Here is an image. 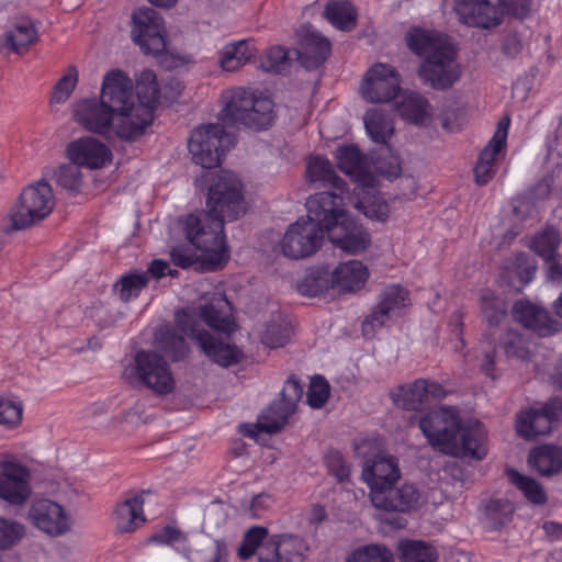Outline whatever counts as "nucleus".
I'll return each mask as SVG.
<instances>
[{"label": "nucleus", "instance_id": "nucleus-1", "mask_svg": "<svg viewBox=\"0 0 562 562\" xmlns=\"http://www.w3.org/2000/svg\"><path fill=\"white\" fill-rule=\"evenodd\" d=\"M207 211L189 214L180 221L191 246L202 251L211 269L228 259L224 223L245 213L241 181L235 173L223 171L209 188Z\"/></svg>", "mask_w": 562, "mask_h": 562}, {"label": "nucleus", "instance_id": "nucleus-2", "mask_svg": "<svg viewBox=\"0 0 562 562\" xmlns=\"http://www.w3.org/2000/svg\"><path fill=\"white\" fill-rule=\"evenodd\" d=\"M419 428L429 445L446 454L482 460L487 453L483 425L472 419L461 424L453 408L431 411L420 418Z\"/></svg>", "mask_w": 562, "mask_h": 562}, {"label": "nucleus", "instance_id": "nucleus-3", "mask_svg": "<svg viewBox=\"0 0 562 562\" xmlns=\"http://www.w3.org/2000/svg\"><path fill=\"white\" fill-rule=\"evenodd\" d=\"M100 98L116 115V136L122 140L138 139L153 122L149 106L136 104L133 82L122 70L104 76Z\"/></svg>", "mask_w": 562, "mask_h": 562}, {"label": "nucleus", "instance_id": "nucleus-4", "mask_svg": "<svg viewBox=\"0 0 562 562\" xmlns=\"http://www.w3.org/2000/svg\"><path fill=\"white\" fill-rule=\"evenodd\" d=\"M268 537V529L252 526L244 535L238 549V557L248 560L255 553L258 562H303L308 546L303 538L279 533Z\"/></svg>", "mask_w": 562, "mask_h": 562}, {"label": "nucleus", "instance_id": "nucleus-5", "mask_svg": "<svg viewBox=\"0 0 562 562\" xmlns=\"http://www.w3.org/2000/svg\"><path fill=\"white\" fill-rule=\"evenodd\" d=\"M222 121L227 126H240L263 130L274 119L273 102L269 97L245 88H236L223 95Z\"/></svg>", "mask_w": 562, "mask_h": 562}, {"label": "nucleus", "instance_id": "nucleus-6", "mask_svg": "<svg viewBox=\"0 0 562 562\" xmlns=\"http://www.w3.org/2000/svg\"><path fill=\"white\" fill-rule=\"evenodd\" d=\"M132 37L143 53L159 56L166 69H173L192 61L190 55H177L166 49L165 27L159 13L151 8L138 9L133 13Z\"/></svg>", "mask_w": 562, "mask_h": 562}, {"label": "nucleus", "instance_id": "nucleus-7", "mask_svg": "<svg viewBox=\"0 0 562 562\" xmlns=\"http://www.w3.org/2000/svg\"><path fill=\"white\" fill-rule=\"evenodd\" d=\"M234 145L235 136L226 133L218 123L196 127L188 140L192 160L205 169L220 166L224 153Z\"/></svg>", "mask_w": 562, "mask_h": 562}, {"label": "nucleus", "instance_id": "nucleus-8", "mask_svg": "<svg viewBox=\"0 0 562 562\" xmlns=\"http://www.w3.org/2000/svg\"><path fill=\"white\" fill-rule=\"evenodd\" d=\"M52 187L44 180L27 186L10 211L13 229H24L43 221L54 209Z\"/></svg>", "mask_w": 562, "mask_h": 562}, {"label": "nucleus", "instance_id": "nucleus-9", "mask_svg": "<svg viewBox=\"0 0 562 562\" xmlns=\"http://www.w3.org/2000/svg\"><path fill=\"white\" fill-rule=\"evenodd\" d=\"M131 375L155 394L167 395L176 387V380L166 359L153 350H138L134 356Z\"/></svg>", "mask_w": 562, "mask_h": 562}, {"label": "nucleus", "instance_id": "nucleus-10", "mask_svg": "<svg viewBox=\"0 0 562 562\" xmlns=\"http://www.w3.org/2000/svg\"><path fill=\"white\" fill-rule=\"evenodd\" d=\"M461 74V65L452 44L425 57L417 71L422 82L437 91H445L453 87L459 81Z\"/></svg>", "mask_w": 562, "mask_h": 562}, {"label": "nucleus", "instance_id": "nucleus-11", "mask_svg": "<svg viewBox=\"0 0 562 562\" xmlns=\"http://www.w3.org/2000/svg\"><path fill=\"white\" fill-rule=\"evenodd\" d=\"M175 319H177L179 328L194 339L213 362L227 368L240 361L241 351L236 346L224 342L205 330H200L192 315L184 311H178Z\"/></svg>", "mask_w": 562, "mask_h": 562}, {"label": "nucleus", "instance_id": "nucleus-12", "mask_svg": "<svg viewBox=\"0 0 562 562\" xmlns=\"http://www.w3.org/2000/svg\"><path fill=\"white\" fill-rule=\"evenodd\" d=\"M325 233L318 222L307 216L300 217L288 227L282 238V254L292 259L310 257L321 248Z\"/></svg>", "mask_w": 562, "mask_h": 562}, {"label": "nucleus", "instance_id": "nucleus-13", "mask_svg": "<svg viewBox=\"0 0 562 562\" xmlns=\"http://www.w3.org/2000/svg\"><path fill=\"white\" fill-rule=\"evenodd\" d=\"M458 20L468 26L490 30L502 24V0H453Z\"/></svg>", "mask_w": 562, "mask_h": 562}, {"label": "nucleus", "instance_id": "nucleus-14", "mask_svg": "<svg viewBox=\"0 0 562 562\" xmlns=\"http://www.w3.org/2000/svg\"><path fill=\"white\" fill-rule=\"evenodd\" d=\"M26 517L36 529L50 537L65 535L72 525L69 513L60 504L48 498L34 501Z\"/></svg>", "mask_w": 562, "mask_h": 562}, {"label": "nucleus", "instance_id": "nucleus-15", "mask_svg": "<svg viewBox=\"0 0 562 562\" xmlns=\"http://www.w3.org/2000/svg\"><path fill=\"white\" fill-rule=\"evenodd\" d=\"M326 231L330 243L347 255L364 252L371 245V235L349 213Z\"/></svg>", "mask_w": 562, "mask_h": 562}, {"label": "nucleus", "instance_id": "nucleus-16", "mask_svg": "<svg viewBox=\"0 0 562 562\" xmlns=\"http://www.w3.org/2000/svg\"><path fill=\"white\" fill-rule=\"evenodd\" d=\"M400 91V76L386 64H375L368 71L361 86L363 98L371 103L392 101Z\"/></svg>", "mask_w": 562, "mask_h": 562}, {"label": "nucleus", "instance_id": "nucleus-17", "mask_svg": "<svg viewBox=\"0 0 562 562\" xmlns=\"http://www.w3.org/2000/svg\"><path fill=\"white\" fill-rule=\"evenodd\" d=\"M72 115L77 123L92 133L103 136H110L113 133L116 136V115L102 103L101 98L77 102L74 105Z\"/></svg>", "mask_w": 562, "mask_h": 562}, {"label": "nucleus", "instance_id": "nucleus-18", "mask_svg": "<svg viewBox=\"0 0 562 562\" xmlns=\"http://www.w3.org/2000/svg\"><path fill=\"white\" fill-rule=\"evenodd\" d=\"M0 498L12 504H24L31 494L30 471L15 460L0 463Z\"/></svg>", "mask_w": 562, "mask_h": 562}, {"label": "nucleus", "instance_id": "nucleus-19", "mask_svg": "<svg viewBox=\"0 0 562 562\" xmlns=\"http://www.w3.org/2000/svg\"><path fill=\"white\" fill-rule=\"evenodd\" d=\"M445 396L446 391L439 383L417 379L413 383L398 386L393 400L406 411H422L431 398L440 400Z\"/></svg>", "mask_w": 562, "mask_h": 562}, {"label": "nucleus", "instance_id": "nucleus-20", "mask_svg": "<svg viewBox=\"0 0 562 562\" xmlns=\"http://www.w3.org/2000/svg\"><path fill=\"white\" fill-rule=\"evenodd\" d=\"M420 497V492L414 484L403 483L375 492L371 503L375 508L386 512L407 513L419 506Z\"/></svg>", "mask_w": 562, "mask_h": 562}, {"label": "nucleus", "instance_id": "nucleus-21", "mask_svg": "<svg viewBox=\"0 0 562 562\" xmlns=\"http://www.w3.org/2000/svg\"><path fill=\"white\" fill-rule=\"evenodd\" d=\"M342 192L323 191L311 195L306 201V216L318 222L327 231L331 224L338 222L347 212L342 207Z\"/></svg>", "mask_w": 562, "mask_h": 562}, {"label": "nucleus", "instance_id": "nucleus-22", "mask_svg": "<svg viewBox=\"0 0 562 562\" xmlns=\"http://www.w3.org/2000/svg\"><path fill=\"white\" fill-rule=\"evenodd\" d=\"M67 154L71 162L89 169L102 168L112 158L109 147L92 137H83L71 142L67 146Z\"/></svg>", "mask_w": 562, "mask_h": 562}, {"label": "nucleus", "instance_id": "nucleus-23", "mask_svg": "<svg viewBox=\"0 0 562 562\" xmlns=\"http://www.w3.org/2000/svg\"><path fill=\"white\" fill-rule=\"evenodd\" d=\"M558 418L553 406L544 404L540 408H529L517 417L516 429L520 437L533 440L551 431L552 423Z\"/></svg>", "mask_w": 562, "mask_h": 562}, {"label": "nucleus", "instance_id": "nucleus-24", "mask_svg": "<svg viewBox=\"0 0 562 562\" xmlns=\"http://www.w3.org/2000/svg\"><path fill=\"white\" fill-rule=\"evenodd\" d=\"M400 475L397 460L386 456H378L368 461L362 470V479L370 487V498L375 492L394 485Z\"/></svg>", "mask_w": 562, "mask_h": 562}, {"label": "nucleus", "instance_id": "nucleus-25", "mask_svg": "<svg viewBox=\"0 0 562 562\" xmlns=\"http://www.w3.org/2000/svg\"><path fill=\"white\" fill-rule=\"evenodd\" d=\"M330 53V43L318 31L308 29L302 38L300 50H295L300 64L306 69L323 65Z\"/></svg>", "mask_w": 562, "mask_h": 562}, {"label": "nucleus", "instance_id": "nucleus-26", "mask_svg": "<svg viewBox=\"0 0 562 562\" xmlns=\"http://www.w3.org/2000/svg\"><path fill=\"white\" fill-rule=\"evenodd\" d=\"M355 207L371 220L383 222L389 216V205L380 195L373 181L356 184L353 190Z\"/></svg>", "mask_w": 562, "mask_h": 562}, {"label": "nucleus", "instance_id": "nucleus-27", "mask_svg": "<svg viewBox=\"0 0 562 562\" xmlns=\"http://www.w3.org/2000/svg\"><path fill=\"white\" fill-rule=\"evenodd\" d=\"M231 303L222 293H214L210 300L201 306V316L204 323L212 329L231 334L235 329L231 318Z\"/></svg>", "mask_w": 562, "mask_h": 562}, {"label": "nucleus", "instance_id": "nucleus-28", "mask_svg": "<svg viewBox=\"0 0 562 562\" xmlns=\"http://www.w3.org/2000/svg\"><path fill=\"white\" fill-rule=\"evenodd\" d=\"M513 316L526 328L548 335L553 330L554 321L550 313L530 301H517L513 307Z\"/></svg>", "mask_w": 562, "mask_h": 562}, {"label": "nucleus", "instance_id": "nucleus-29", "mask_svg": "<svg viewBox=\"0 0 562 562\" xmlns=\"http://www.w3.org/2000/svg\"><path fill=\"white\" fill-rule=\"evenodd\" d=\"M368 277V269L361 261L341 262L331 272V288H338L342 292H355L364 285Z\"/></svg>", "mask_w": 562, "mask_h": 562}, {"label": "nucleus", "instance_id": "nucleus-30", "mask_svg": "<svg viewBox=\"0 0 562 562\" xmlns=\"http://www.w3.org/2000/svg\"><path fill=\"white\" fill-rule=\"evenodd\" d=\"M339 169L350 176L356 184L373 181L369 165L364 155L353 146H341L336 150Z\"/></svg>", "mask_w": 562, "mask_h": 562}, {"label": "nucleus", "instance_id": "nucleus-31", "mask_svg": "<svg viewBox=\"0 0 562 562\" xmlns=\"http://www.w3.org/2000/svg\"><path fill=\"white\" fill-rule=\"evenodd\" d=\"M144 498L142 494H135L116 505L113 520L119 531L132 532L145 522L143 512Z\"/></svg>", "mask_w": 562, "mask_h": 562}, {"label": "nucleus", "instance_id": "nucleus-32", "mask_svg": "<svg viewBox=\"0 0 562 562\" xmlns=\"http://www.w3.org/2000/svg\"><path fill=\"white\" fill-rule=\"evenodd\" d=\"M181 328L176 323V328L170 326H161L155 333L156 346L165 352L172 361L182 360L189 352V347L183 337Z\"/></svg>", "mask_w": 562, "mask_h": 562}, {"label": "nucleus", "instance_id": "nucleus-33", "mask_svg": "<svg viewBox=\"0 0 562 562\" xmlns=\"http://www.w3.org/2000/svg\"><path fill=\"white\" fill-rule=\"evenodd\" d=\"M528 461L539 474L551 476L562 472V448L543 445L532 449Z\"/></svg>", "mask_w": 562, "mask_h": 562}, {"label": "nucleus", "instance_id": "nucleus-34", "mask_svg": "<svg viewBox=\"0 0 562 562\" xmlns=\"http://www.w3.org/2000/svg\"><path fill=\"white\" fill-rule=\"evenodd\" d=\"M406 45L408 48L418 56H430L442 47L449 46L451 43L439 34L422 30L418 27L412 29L406 34Z\"/></svg>", "mask_w": 562, "mask_h": 562}, {"label": "nucleus", "instance_id": "nucleus-35", "mask_svg": "<svg viewBox=\"0 0 562 562\" xmlns=\"http://www.w3.org/2000/svg\"><path fill=\"white\" fill-rule=\"evenodd\" d=\"M306 176L310 182H318L323 187L329 186L344 192L345 182L336 173L331 164L323 157H314L308 160Z\"/></svg>", "mask_w": 562, "mask_h": 562}, {"label": "nucleus", "instance_id": "nucleus-36", "mask_svg": "<svg viewBox=\"0 0 562 562\" xmlns=\"http://www.w3.org/2000/svg\"><path fill=\"white\" fill-rule=\"evenodd\" d=\"M293 413L294 411L280 400L274 401L259 415L255 427L266 434H276L285 426Z\"/></svg>", "mask_w": 562, "mask_h": 562}, {"label": "nucleus", "instance_id": "nucleus-37", "mask_svg": "<svg viewBox=\"0 0 562 562\" xmlns=\"http://www.w3.org/2000/svg\"><path fill=\"white\" fill-rule=\"evenodd\" d=\"M254 56L249 41L229 43L221 52L220 65L225 71H235L247 64Z\"/></svg>", "mask_w": 562, "mask_h": 562}, {"label": "nucleus", "instance_id": "nucleus-38", "mask_svg": "<svg viewBox=\"0 0 562 562\" xmlns=\"http://www.w3.org/2000/svg\"><path fill=\"white\" fill-rule=\"evenodd\" d=\"M549 193V183L547 181L539 182L532 192L513 199V213L521 221L533 218L538 214L536 198H546Z\"/></svg>", "mask_w": 562, "mask_h": 562}, {"label": "nucleus", "instance_id": "nucleus-39", "mask_svg": "<svg viewBox=\"0 0 562 562\" xmlns=\"http://www.w3.org/2000/svg\"><path fill=\"white\" fill-rule=\"evenodd\" d=\"M364 126L371 139L385 144L392 136L394 126L389 115L378 109H371L364 114Z\"/></svg>", "mask_w": 562, "mask_h": 562}, {"label": "nucleus", "instance_id": "nucleus-40", "mask_svg": "<svg viewBox=\"0 0 562 562\" xmlns=\"http://www.w3.org/2000/svg\"><path fill=\"white\" fill-rule=\"evenodd\" d=\"M326 19L338 30L351 31L356 26L357 13L348 1H330L324 12Z\"/></svg>", "mask_w": 562, "mask_h": 562}, {"label": "nucleus", "instance_id": "nucleus-41", "mask_svg": "<svg viewBox=\"0 0 562 562\" xmlns=\"http://www.w3.org/2000/svg\"><path fill=\"white\" fill-rule=\"evenodd\" d=\"M401 562H437V550L420 540H404L398 544Z\"/></svg>", "mask_w": 562, "mask_h": 562}, {"label": "nucleus", "instance_id": "nucleus-42", "mask_svg": "<svg viewBox=\"0 0 562 562\" xmlns=\"http://www.w3.org/2000/svg\"><path fill=\"white\" fill-rule=\"evenodd\" d=\"M428 108L429 103L426 98L412 92L403 98L397 111L404 120L419 124L428 115Z\"/></svg>", "mask_w": 562, "mask_h": 562}, {"label": "nucleus", "instance_id": "nucleus-43", "mask_svg": "<svg viewBox=\"0 0 562 562\" xmlns=\"http://www.w3.org/2000/svg\"><path fill=\"white\" fill-rule=\"evenodd\" d=\"M507 474L510 482L522 492L528 501L537 505H542L547 502V494L543 487L535 479L522 475L514 469L508 470Z\"/></svg>", "mask_w": 562, "mask_h": 562}, {"label": "nucleus", "instance_id": "nucleus-44", "mask_svg": "<svg viewBox=\"0 0 562 562\" xmlns=\"http://www.w3.org/2000/svg\"><path fill=\"white\" fill-rule=\"evenodd\" d=\"M37 37V31L30 21H22L7 33V43L11 49L21 53L25 50Z\"/></svg>", "mask_w": 562, "mask_h": 562}, {"label": "nucleus", "instance_id": "nucleus-45", "mask_svg": "<svg viewBox=\"0 0 562 562\" xmlns=\"http://www.w3.org/2000/svg\"><path fill=\"white\" fill-rule=\"evenodd\" d=\"M513 513V504L505 498L491 499L484 507L485 517L492 529H499L507 524Z\"/></svg>", "mask_w": 562, "mask_h": 562}, {"label": "nucleus", "instance_id": "nucleus-46", "mask_svg": "<svg viewBox=\"0 0 562 562\" xmlns=\"http://www.w3.org/2000/svg\"><path fill=\"white\" fill-rule=\"evenodd\" d=\"M560 246V236L555 229L549 228L538 234L531 241V249L543 258L549 266L555 261L554 256Z\"/></svg>", "mask_w": 562, "mask_h": 562}, {"label": "nucleus", "instance_id": "nucleus-47", "mask_svg": "<svg viewBox=\"0 0 562 562\" xmlns=\"http://www.w3.org/2000/svg\"><path fill=\"white\" fill-rule=\"evenodd\" d=\"M482 312L491 327L498 326L507 315L506 303L496 297L491 291H484L481 295Z\"/></svg>", "mask_w": 562, "mask_h": 562}, {"label": "nucleus", "instance_id": "nucleus-48", "mask_svg": "<svg viewBox=\"0 0 562 562\" xmlns=\"http://www.w3.org/2000/svg\"><path fill=\"white\" fill-rule=\"evenodd\" d=\"M509 119L505 117L498 123L497 130L492 139L481 151L477 162L494 167L495 157L506 142L508 134Z\"/></svg>", "mask_w": 562, "mask_h": 562}, {"label": "nucleus", "instance_id": "nucleus-49", "mask_svg": "<svg viewBox=\"0 0 562 562\" xmlns=\"http://www.w3.org/2000/svg\"><path fill=\"white\" fill-rule=\"evenodd\" d=\"M24 536L23 524L0 517V551H7L18 546Z\"/></svg>", "mask_w": 562, "mask_h": 562}, {"label": "nucleus", "instance_id": "nucleus-50", "mask_svg": "<svg viewBox=\"0 0 562 562\" xmlns=\"http://www.w3.org/2000/svg\"><path fill=\"white\" fill-rule=\"evenodd\" d=\"M409 302L408 292L401 285L386 286L380 294L379 303L390 311V314L394 316L402 307H405Z\"/></svg>", "mask_w": 562, "mask_h": 562}, {"label": "nucleus", "instance_id": "nucleus-51", "mask_svg": "<svg viewBox=\"0 0 562 562\" xmlns=\"http://www.w3.org/2000/svg\"><path fill=\"white\" fill-rule=\"evenodd\" d=\"M346 562H394V560L386 547L370 544L355 550Z\"/></svg>", "mask_w": 562, "mask_h": 562}, {"label": "nucleus", "instance_id": "nucleus-52", "mask_svg": "<svg viewBox=\"0 0 562 562\" xmlns=\"http://www.w3.org/2000/svg\"><path fill=\"white\" fill-rule=\"evenodd\" d=\"M328 289V279L319 270L308 272L299 283L297 290L305 296H317Z\"/></svg>", "mask_w": 562, "mask_h": 562}, {"label": "nucleus", "instance_id": "nucleus-53", "mask_svg": "<svg viewBox=\"0 0 562 562\" xmlns=\"http://www.w3.org/2000/svg\"><path fill=\"white\" fill-rule=\"evenodd\" d=\"M55 176L58 186L71 192H78L82 184L80 167L74 162L60 166Z\"/></svg>", "mask_w": 562, "mask_h": 562}, {"label": "nucleus", "instance_id": "nucleus-54", "mask_svg": "<svg viewBox=\"0 0 562 562\" xmlns=\"http://www.w3.org/2000/svg\"><path fill=\"white\" fill-rule=\"evenodd\" d=\"M147 282L148 277L146 273L128 274L115 284V289L120 291L121 300L126 302L132 297H136Z\"/></svg>", "mask_w": 562, "mask_h": 562}, {"label": "nucleus", "instance_id": "nucleus-55", "mask_svg": "<svg viewBox=\"0 0 562 562\" xmlns=\"http://www.w3.org/2000/svg\"><path fill=\"white\" fill-rule=\"evenodd\" d=\"M329 384L322 375L312 378L307 391V404L313 408H321L329 397Z\"/></svg>", "mask_w": 562, "mask_h": 562}, {"label": "nucleus", "instance_id": "nucleus-56", "mask_svg": "<svg viewBox=\"0 0 562 562\" xmlns=\"http://www.w3.org/2000/svg\"><path fill=\"white\" fill-rule=\"evenodd\" d=\"M325 464L328 472L333 474L338 482L344 483L349 480L350 468L338 450H329L325 454Z\"/></svg>", "mask_w": 562, "mask_h": 562}, {"label": "nucleus", "instance_id": "nucleus-57", "mask_svg": "<svg viewBox=\"0 0 562 562\" xmlns=\"http://www.w3.org/2000/svg\"><path fill=\"white\" fill-rule=\"evenodd\" d=\"M288 64V52L280 46H276L268 50L266 58L261 63V68L266 71L281 74L286 69Z\"/></svg>", "mask_w": 562, "mask_h": 562}, {"label": "nucleus", "instance_id": "nucleus-58", "mask_svg": "<svg viewBox=\"0 0 562 562\" xmlns=\"http://www.w3.org/2000/svg\"><path fill=\"white\" fill-rule=\"evenodd\" d=\"M289 338L286 325L270 323L261 335V342L270 348L282 347Z\"/></svg>", "mask_w": 562, "mask_h": 562}, {"label": "nucleus", "instance_id": "nucleus-59", "mask_svg": "<svg viewBox=\"0 0 562 562\" xmlns=\"http://www.w3.org/2000/svg\"><path fill=\"white\" fill-rule=\"evenodd\" d=\"M514 271L521 284H528L537 271L536 261L526 254L516 255L513 262Z\"/></svg>", "mask_w": 562, "mask_h": 562}, {"label": "nucleus", "instance_id": "nucleus-60", "mask_svg": "<svg viewBox=\"0 0 562 562\" xmlns=\"http://www.w3.org/2000/svg\"><path fill=\"white\" fill-rule=\"evenodd\" d=\"M23 406L21 403L0 398V424L9 427L16 426L22 418Z\"/></svg>", "mask_w": 562, "mask_h": 562}, {"label": "nucleus", "instance_id": "nucleus-61", "mask_svg": "<svg viewBox=\"0 0 562 562\" xmlns=\"http://www.w3.org/2000/svg\"><path fill=\"white\" fill-rule=\"evenodd\" d=\"M499 344L508 357L524 358L527 353L522 336L516 331L509 330L504 334Z\"/></svg>", "mask_w": 562, "mask_h": 562}, {"label": "nucleus", "instance_id": "nucleus-62", "mask_svg": "<svg viewBox=\"0 0 562 562\" xmlns=\"http://www.w3.org/2000/svg\"><path fill=\"white\" fill-rule=\"evenodd\" d=\"M392 315L390 311L383 308V306L378 303V306L366 317L362 323V331L364 335H370L375 329L381 328Z\"/></svg>", "mask_w": 562, "mask_h": 562}, {"label": "nucleus", "instance_id": "nucleus-63", "mask_svg": "<svg viewBox=\"0 0 562 562\" xmlns=\"http://www.w3.org/2000/svg\"><path fill=\"white\" fill-rule=\"evenodd\" d=\"M170 257L172 262L182 269L192 267L199 260L195 251L187 245L175 246L170 251Z\"/></svg>", "mask_w": 562, "mask_h": 562}, {"label": "nucleus", "instance_id": "nucleus-64", "mask_svg": "<svg viewBox=\"0 0 562 562\" xmlns=\"http://www.w3.org/2000/svg\"><path fill=\"white\" fill-rule=\"evenodd\" d=\"M77 82V74H67L61 77L55 86L52 94V102H65L74 91Z\"/></svg>", "mask_w": 562, "mask_h": 562}]
</instances>
